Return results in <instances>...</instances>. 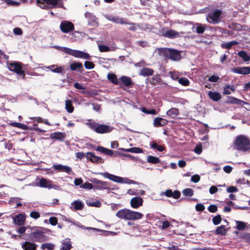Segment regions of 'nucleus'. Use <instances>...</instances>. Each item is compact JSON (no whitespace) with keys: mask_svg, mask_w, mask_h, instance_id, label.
Returning a JSON list of instances; mask_svg holds the SVG:
<instances>
[{"mask_svg":"<svg viewBox=\"0 0 250 250\" xmlns=\"http://www.w3.org/2000/svg\"><path fill=\"white\" fill-rule=\"evenodd\" d=\"M37 4L42 9H50L49 14L52 16L57 14V8H64L62 0H37Z\"/></svg>","mask_w":250,"mask_h":250,"instance_id":"nucleus-1","label":"nucleus"},{"mask_svg":"<svg viewBox=\"0 0 250 250\" xmlns=\"http://www.w3.org/2000/svg\"><path fill=\"white\" fill-rule=\"evenodd\" d=\"M235 150L247 152L250 151V139L244 135H239L236 136L233 141L232 146Z\"/></svg>","mask_w":250,"mask_h":250,"instance_id":"nucleus-2","label":"nucleus"},{"mask_svg":"<svg viewBox=\"0 0 250 250\" xmlns=\"http://www.w3.org/2000/svg\"><path fill=\"white\" fill-rule=\"evenodd\" d=\"M156 51L159 56L164 57L166 60L179 61L181 59L182 51L178 50L168 48H158L156 49Z\"/></svg>","mask_w":250,"mask_h":250,"instance_id":"nucleus-3","label":"nucleus"},{"mask_svg":"<svg viewBox=\"0 0 250 250\" xmlns=\"http://www.w3.org/2000/svg\"><path fill=\"white\" fill-rule=\"evenodd\" d=\"M116 216L121 219L136 220L141 219L144 215L139 212L133 211L128 209H122L119 210Z\"/></svg>","mask_w":250,"mask_h":250,"instance_id":"nucleus-4","label":"nucleus"},{"mask_svg":"<svg viewBox=\"0 0 250 250\" xmlns=\"http://www.w3.org/2000/svg\"><path fill=\"white\" fill-rule=\"evenodd\" d=\"M86 125L97 133L104 134L111 132L113 127L104 124H100L92 120H88Z\"/></svg>","mask_w":250,"mask_h":250,"instance_id":"nucleus-5","label":"nucleus"},{"mask_svg":"<svg viewBox=\"0 0 250 250\" xmlns=\"http://www.w3.org/2000/svg\"><path fill=\"white\" fill-rule=\"evenodd\" d=\"M61 50L66 54L70 55L76 58L91 60V56L87 53L82 51L72 50L67 47H62Z\"/></svg>","mask_w":250,"mask_h":250,"instance_id":"nucleus-6","label":"nucleus"},{"mask_svg":"<svg viewBox=\"0 0 250 250\" xmlns=\"http://www.w3.org/2000/svg\"><path fill=\"white\" fill-rule=\"evenodd\" d=\"M108 20L113 21L116 23L121 24H129L130 25L128 29L130 31H135L136 27L134 23H131L130 21L126 19L123 18L121 17H107Z\"/></svg>","mask_w":250,"mask_h":250,"instance_id":"nucleus-7","label":"nucleus"},{"mask_svg":"<svg viewBox=\"0 0 250 250\" xmlns=\"http://www.w3.org/2000/svg\"><path fill=\"white\" fill-rule=\"evenodd\" d=\"M8 68L19 75L21 76L22 79L25 78V72L22 69V63L19 62H13L8 64Z\"/></svg>","mask_w":250,"mask_h":250,"instance_id":"nucleus-8","label":"nucleus"},{"mask_svg":"<svg viewBox=\"0 0 250 250\" xmlns=\"http://www.w3.org/2000/svg\"><path fill=\"white\" fill-rule=\"evenodd\" d=\"M31 239L37 242H42L46 240V236L42 231H36L30 234Z\"/></svg>","mask_w":250,"mask_h":250,"instance_id":"nucleus-9","label":"nucleus"},{"mask_svg":"<svg viewBox=\"0 0 250 250\" xmlns=\"http://www.w3.org/2000/svg\"><path fill=\"white\" fill-rule=\"evenodd\" d=\"M60 29L63 33H67L74 30V25L70 21H64L61 23Z\"/></svg>","mask_w":250,"mask_h":250,"instance_id":"nucleus-10","label":"nucleus"},{"mask_svg":"<svg viewBox=\"0 0 250 250\" xmlns=\"http://www.w3.org/2000/svg\"><path fill=\"white\" fill-rule=\"evenodd\" d=\"M91 181L95 184V186H94V188L95 189H104L108 188V184L106 182L102 181L97 179H93Z\"/></svg>","mask_w":250,"mask_h":250,"instance_id":"nucleus-11","label":"nucleus"},{"mask_svg":"<svg viewBox=\"0 0 250 250\" xmlns=\"http://www.w3.org/2000/svg\"><path fill=\"white\" fill-rule=\"evenodd\" d=\"M37 185L42 188H47L49 189L52 188L54 187L52 181L44 178H41Z\"/></svg>","mask_w":250,"mask_h":250,"instance_id":"nucleus-12","label":"nucleus"},{"mask_svg":"<svg viewBox=\"0 0 250 250\" xmlns=\"http://www.w3.org/2000/svg\"><path fill=\"white\" fill-rule=\"evenodd\" d=\"M232 72L242 75H247L250 74V67H237L231 69Z\"/></svg>","mask_w":250,"mask_h":250,"instance_id":"nucleus-13","label":"nucleus"},{"mask_svg":"<svg viewBox=\"0 0 250 250\" xmlns=\"http://www.w3.org/2000/svg\"><path fill=\"white\" fill-rule=\"evenodd\" d=\"M53 167L58 171L65 172L68 174L72 172V169L70 167L67 166H63L61 164H54Z\"/></svg>","mask_w":250,"mask_h":250,"instance_id":"nucleus-14","label":"nucleus"},{"mask_svg":"<svg viewBox=\"0 0 250 250\" xmlns=\"http://www.w3.org/2000/svg\"><path fill=\"white\" fill-rule=\"evenodd\" d=\"M143 199L140 197H135L131 199L130 205L132 208H137L143 205Z\"/></svg>","mask_w":250,"mask_h":250,"instance_id":"nucleus-15","label":"nucleus"},{"mask_svg":"<svg viewBox=\"0 0 250 250\" xmlns=\"http://www.w3.org/2000/svg\"><path fill=\"white\" fill-rule=\"evenodd\" d=\"M120 85L123 84L126 87H131L134 84V83L131 79L127 76H122L119 78Z\"/></svg>","mask_w":250,"mask_h":250,"instance_id":"nucleus-16","label":"nucleus"},{"mask_svg":"<svg viewBox=\"0 0 250 250\" xmlns=\"http://www.w3.org/2000/svg\"><path fill=\"white\" fill-rule=\"evenodd\" d=\"M163 36L169 39H174L180 37V33L174 30H167L163 32Z\"/></svg>","mask_w":250,"mask_h":250,"instance_id":"nucleus-17","label":"nucleus"},{"mask_svg":"<svg viewBox=\"0 0 250 250\" xmlns=\"http://www.w3.org/2000/svg\"><path fill=\"white\" fill-rule=\"evenodd\" d=\"M101 175L103 176L104 177L108 178L110 180H112L114 182H116L117 183H122L123 182V178L122 177L117 176L114 175H112L108 172H104L101 173Z\"/></svg>","mask_w":250,"mask_h":250,"instance_id":"nucleus-18","label":"nucleus"},{"mask_svg":"<svg viewBox=\"0 0 250 250\" xmlns=\"http://www.w3.org/2000/svg\"><path fill=\"white\" fill-rule=\"evenodd\" d=\"M83 208V203L79 200H75L72 202L70 207V208L73 211L82 210Z\"/></svg>","mask_w":250,"mask_h":250,"instance_id":"nucleus-19","label":"nucleus"},{"mask_svg":"<svg viewBox=\"0 0 250 250\" xmlns=\"http://www.w3.org/2000/svg\"><path fill=\"white\" fill-rule=\"evenodd\" d=\"M23 250H37V245L33 242L25 241L21 244Z\"/></svg>","mask_w":250,"mask_h":250,"instance_id":"nucleus-20","label":"nucleus"},{"mask_svg":"<svg viewBox=\"0 0 250 250\" xmlns=\"http://www.w3.org/2000/svg\"><path fill=\"white\" fill-rule=\"evenodd\" d=\"M167 123L168 121L167 120L161 117L156 118L153 121V125L156 127L165 126Z\"/></svg>","mask_w":250,"mask_h":250,"instance_id":"nucleus-21","label":"nucleus"},{"mask_svg":"<svg viewBox=\"0 0 250 250\" xmlns=\"http://www.w3.org/2000/svg\"><path fill=\"white\" fill-rule=\"evenodd\" d=\"M25 221V216L21 213L17 215L14 218V223L18 226H22L24 225Z\"/></svg>","mask_w":250,"mask_h":250,"instance_id":"nucleus-22","label":"nucleus"},{"mask_svg":"<svg viewBox=\"0 0 250 250\" xmlns=\"http://www.w3.org/2000/svg\"><path fill=\"white\" fill-rule=\"evenodd\" d=\"M50 137L52 139L63 141L66 137V135L64 133L55 132L51 133L50 135Z\"/></svg>","mask_w":250,"mask_h":250,"instance_id":"nucleus-23","label":"nucleus"},{"mask_svg":"<svg viewBox=\"0 0 250 250\" xmlns=\"http://www.w3.org/2000/svg\"><path fill=\"white\" fill-rule=\"evenodd\" d=\"M166 196L168 197H172L175 199H177L180 198L181 193L178 190H175L174 192L171 189L167 190L164 193Z\"/></svg>","mask_w":250,"mask_h":250,"instance_id":"nucleus-24","label":"nucleus"},{"mask_svg":"<svg viewBox=\"0 0 250 250\" xmlns=\"http://www.w3.org/2000/svg\"><path fill=\"white\" fill-rule=\"evenodd\" d=\"M96 150L108 156H114V152L112 150L107 149L103 146H98L96 148Z\"/></svg>","mask_w":250,"mask_h":250,"instance_id":"nucleus-25","label":"nucleus"},{"mask_svg":"<svg viewBox=\"0 0 250 250\" xmlns=\"http://www.w3.org/2000/svg\"><path fill=\"white\" fill-rule=\"evenodd\" d=\"M154 71L153 69L149 68L143 67L142 69H141L139 74L141 76L146 77L152 75Z\"/></svg>","mask_w":250,"mask_h":250,"instance_id":"nucleus-26","label":"nucleus"},{"mask_svg":"<svg viewBox=\"0 0 250 250\" xmlns=\"http://www.w3.org/2000/svg\"><path fill=\"white\" fill-rule=\"evenodd\" d=\"M86 157L88 160L93 163L99 162L102 160L101 157L96 156L93 152H87Z\"/></svg>","mask_w":250,"mask_h":250,"instance_id":"nucleus-27","label":"nucleus"},{"mask_svg":"<svg viewBox=\"0 0 250 250\" xmlns=\"http://www.w3.org/2000/svg\"><path fill=\"white\" fill-rule=\"evenodd\" d=\"M70 69L72 71L78 70L80 72H82L83 69V64L80 62H74L70 64Z\"/></svg>","mask_w":250,"mask_h":250,"instance_id":"nucleus-28","label":"nucleus"},{"mask_svg":"<svg viewBox=\"0 0 250 250\" xmlns=\"http://www.w3.org/2000/svg\"><path fill=\"white\" fill-rule=\"evenodd\" d=\"M62 244V246L60 250H70L72 248L70 239L69 238L63 240Z\"/></svg>","mask_w":250,"mask_h":250,"instance_id":"nucleus-29","label":"nucleus"},{"mask_svg":"<svg viewBox=\"0 0 250 250\" xmlns=\"http://www.w3.org/2000/svg\"><path fill=\"white\" fill-rule=\"evenodd\" d=\"M208 96L210 99L216 102L219 101L221 98L220 94L217 92L209 91Z\"/></svg>","mask_w":250,"mask_h":250,"instance_id":"nucleus-30","label":"nucleus"},{"mask_svg":"<svg viewBox=\"0 0 250 250\" xmlns=\"http://www.w3.org/2000/svg\"><path fill=\"white\" fill-rule=\"evenodd\" d=\"M107 79L115 84H120L119 79H117L116 75L113 73H108Z\"/></svg>","mask_w":250,"mask_h":250,"instance_id":"nucleus-31","label":"nucleus"},{"mask_svg":"<svg viewBox=\"0 0 250 250\" xmlns=\"http://www.w3.org/2000/svg\"><path fill=\"white\" fill-rule=\"evenodd\" d=\"M222 17H207V21L211 24H217L222 21Z\"/></svg>","mask_w":250,"mask_h":250,"instance_id":"nucleus-32","label":"nucleus"},{"mask_svg":"<svg viewBox=\"0 0 250 250\" xmlns=\"http://www.w3.org/2000/svg\"><path fill=\"white\" fill-rule=\"evenodd\" d=\"M120 149L125 151V152H132V153H140L143 152L142 149L139 148V147H132L130 148H120Z\"/></svg>","mask_w":250,"mask_h":250,"instance_id":"nucleus-33","label":"nucleus"},{"mask_svg":"<svg viewBox=\"0 0 250 250\" xmlns=\"http://www.w3.org/2000/svg\"><path fill=\"white\" fill-rule=\"evenodd\" d=\"M65 109L68 113H72L74 111V107L72 105V102L70 100L65 101Z\"/></svg>","mask_w":250,"mask_h":250,"instance_id":"nucleus-34","label":"nucleus"},{"mask_svg":"<svg viewBox=\"0 0 250 250\" xmlns=\"http://www.w3.org/2000/svg\"><path fill=\"white\" fill-rule=\"evenodd\" d=\"M167 114L172 118H175L179 114V111L176 108H171L167 111Z\"/></svg>","mask_w":250,"mask_h":250,"instance_id":"nucleus-35","label":"nucleus"},{"mask_svg":"<svg viewBox=\"0 0 250 250\" xmlns=\"http://www.w3.org/2000/svg\"><path fill=\"white\" fill-rule=\"evenodd\" d=\"M238 44V42L236 41H232L230 42H226L222 43L221 46L222 48L224 49H230L231 48V47L235 45H237Z\"/></svg>","mask_w":250,"mask_h":250,"instance_id":"nucleus-36","label":"nucleus"},{"mask_svg":"<svg viewBox=\"0 0 250 250\" xmlns=\"http://www.w3.org/2000/svg\"><path fill=\"white\" fill-rule=\"evenodd\" d=\"M55 247V246L53 244L46 243L42 244L41 246V249L42 250H45V249L48 250H54Z\"/></svg>","mask_w":250,"mask_h":250,"instance_id":"nucleus-37","label":"nucleus"},{"mask_svg":"<svg viewBox=\"0 0 250 250\" xmlns=\"http://www.w3.org/2000/svg\"><path fill=\"white\" fill-rule=\"evenodd\" d=\"M147 162L151 164H156L160 163V160L157 157L149 155L147 158Z\"/></svg>","mask_w":250,"mask_h":250,"instance_id":"nucleus-38","label":"nucleus"},{"mask_svg":"<svg viewBox=\"0 0 250 250\" xmlns=\"http://www.w3.org/2000/svg\"><path fill=\"white\" fill-rule=\"evenodd\" d=\"M54 65H52L50 66H49L47 67V68L49 69H50L52 72L57 73H62L64 70L63 67L59 66L56 68H54V69H52V68L55 67Z\"/></svg>","mask_w":250,"mask_h":250,"instance_id":"nucleus-39","label":"nucleus"},{"mask_svg":"<svg viewBox=\"0 0 250 250\" xmlns=\"http://www.w3.org/2000/svg\"><path fill=\"white\" fill-rule=\"evenodd\" d=\"M239 56L242 58L245 62L249 61L250 57L248 55L247 53L244 51H239L238 53Z\"/></svg>","mask_w":250,"mask_h":250,"instance_id":"nucleus-40","label":"nucleus"},{"mask_svg":"<svg viewBox=\"0 0 250 250\" xmlns=\"http://www.w3.org/2000/svg\"><path fill=\"white\" fill-rule=\"evenodd\" d=\"M215 233L217 234L225 235L226 231L225 226L222 225L218 227L215 230Z\"/></svg>","mask_w":250,"mask_h":250,"instance_id":"nucleus-41","label":"nucleus"},{"mask_svg":"<svg viewBox=\"0 0 250 250\" xmlns=\"http://www.w3.org/2000/svg\"><path fill=\"white\" fill-rule=\"evenodd\" d=\"M230 90H231L232 91H234L235 90L234 86L226 85L224 87L223 94L225 95L230 94L231 93Z\"/></svg>","mask_w":250,"mask_h":250,"instance_id":"nucleus-42","label":"nucleus"},{"mask_svg":"<svg viewBox=\"0 0 250 250\" xmlns=\"http://www.w3.org/2000/svg\"><path fill=\"white\" fill-rule=\"evenodd\" d=\"M228 102L230 104H240L244 102L241 100L237 99L234 97H229L228 99Z\"/></svg>","mask_w":250,"mask_h":250,"instance_id":"nucleus-43","label":"nucleus"},{"mask_svg":"<svg viewBox=\"0 0 250 250\" xmlns=\"http://www.w3.org/2000/svg\"><path fill=\"white\" fill-rule=\"evenodd\" d=\"M178 82L184 86H188L190 84L189 80L185 77H182L178 79Z\"/></svg>","mask_w":250,"mask_h":250,"instance_id":"nucleus-44","label":"nucleus"},{"mask_svg":"<svg viewBox=\"0 0 250 250\" xmlns=\"http://www.w3.org/2000/svg\"><path fill=\"white\" fill-rule=\"evenodd\" d=\"M116 156H120L121 157H127L132 160H133L134 159V157L130 155V154L122 153L118 151H115L114 152V157Z\"/></svg>","mask_w":250,"mask_h":250,"instance_id":"nucleus-45","label":"nucleus"},{"mask_svg":"<svg viewBox=\"0 0 250 250\" xmlns=\"http://www.w3.org/2000/svg\"><path fill=\"white\" fill-rule=\"evenodd\" d=\"M98 47L99 51L101 52H108L113 50L112 49H110V48L108 46L103 44H99Z\"/></svg>","mask_w":250,"mask_h":250,"instance_id":"nucleus-46","label":"nucleus"},{"mask_svg":"<svg viewBox=\"0 0 250 250\" xmlns=\"http://www.w3.org/2000/svg\"><path fill=\"white\" fill-rule=\"evenodd\" d=\"M141 111L147 114H153V115H156L157 114L156 110L154 109H151V110H148L145 107H142L141 108Z\"/></svg>","mask_w":250,"mask_h":250,"instance_id":"nucleus-47","label":"nucleus"},{"mask_svg":"<svg viewBox=\"0 0 250 250\" xmlns=\"http://www.w3.org/2000/svg\"><path fill=\"white\" fill-rule=\"evenodd\" d=\"M222 221V217L220 215H217L212 218V222L214 225H217L219 224Z\"/></svg>","mask_w":250,"mask_h":250,"instance_id":"nucleus-48","label":"nucleus"},{"mask_svg":"<svg viewBox=\"0 0 250 250\" xmlns=\"http://www.w3.org/2000/svg\"><path fill=\"white\" fill-rule=\"evenodd\" d=\"M183 194L185 196H192L193 195V191L191 188H187L183 190Z\"/></svg>","mask_w":250,"mask_h":250,"instance_id":"nucleus-49","label":"nucleus"},{"mask_svg":"<svg viewBox=\"0 0 250 250\" xmlns=\"http://www.w3.org/2000/svg\"><path fill=\"white\" fill-rule=\"evenodd\" d=\"M206 29L205 26H204L201 24H197L196 27V32L198 34H203Z\"/></svg>","mask_w":250,"mask_h":250,"instance_id":"nucleus-50","label":"nucleus"},{"mask_svg":"<svg viewBox=\"0 0 250 250\" xmlns=\"http://www.w3.org/2000/svg\"><path fill=\"white\" fill-rule=\"evenodd\" d=\"M236 225V228L238 230H243L246 227V224L243 222L237 221Z\"/></svg>","mask_w":250,"mask_h":250,"instance_id":"nucleus-51","label":"nucleus"},{"mask_svg":"<svg viewBox=\"0 0 250 250\" xmlns=\"http://www.w3.org/2000/svg\"><path fill=\"white\" fill-rule=\"evenodd\" d=\"M80 188L86 189H91L94 188V186L91 183L86 182L84 184L80 186Z\"/></svg>","mask_w":250,"mask_h":250,"instance_id":"nucleus-52","label":"nucleus"},{"mask_svg":"<svg viewBox=\"0 0 250 250\" xmlns=\"http://www.w3.org/2000/svg\"><path fill=\"white\" fill-rule=\"evenodd\" d=\"M84 67L88 69H93L95 66L94 64L92 62L89 61H85L84 62Z\"/></svg>","mask_w":250,"mask_h":250,"instance_id":"nucleus-53","label":"nucleus"},{"mask_svg":"<svg viewBox=\"0 0 250 250\" xmlns=\"http://www.w3.org/2000/svg\"><path fill=\"white\" fill-rule=\"evenodd\" d=\"M30 216L34 219H37L40 217L41 215L39 212L33 211L30 212Z\"/></svg>","mask_w":250,"mask_h":250,"instance_id":"nucleus-54","label":"nucleus"},{"mask_svg":"<svg viewBox=\"0 0 250 250\" xmlns=\"http://www.w3.org/2000/svg\"><path fill=\"white\" fill-rule=\"evenodd\" d=\"M220 79V78L217 75H212L210 77L208 78V81L210 82H217Z\"/></svg>","mask_w":250,"mask_h":250,"instance_id":"nucleus-55","label":"nucleus"},{"mask_svg":"<svg viewBox=\"0 0 250 250\" xmlns=\"http://www.w3.org/2000/svg\"><path fill=\"white\" fill-rule=\"evenodd\" d=\"M87 204L90 207H100L101 206V203L99 201L92 203L87 202Z\"/></svg>","mask_w":250,"mask_h":250,"instance_id":"nucleus-56","label":"nucleus"},{"mask_svg":"<svg viewBox=\"0 0 250 250\" xmlns=\"http://www.w3.org/2000/svg\"><path fill=\"white\" fill-rule=\"evenodd\" d=\"M210 212H215L217 211V207L215 205H211L208 208Z\"/></svg>","mask_w":250,"mask_h":250,"instance_id":"nucleus-57","label":"nucleus"},{"mask_svg":"<svg viewBox=\"0 0 250 250\" xmlns=\"http://www.w3.org/2000/svg\"><path fill=\"white\" fill-rule=\"evenodd\" d=\"M49 221V223L53 226H55L58 224V219L56 217H51Z\"/></svg>","mask_w":250,"mask_h":250,"instance_id":"nucleus-58","label":"nucleus"},{"mask_svg":"<svg viewBox=\"0 0 250 250\" xmlns=\"http://www.w3.org/2000/svg\"><path fill=\"white\" fill-rule=\"evenodd\" d=\"M205 208V206L202 204H198L195 206V209L198 211H203Z\"/></svg>","mask_w":250,"mask_h":250,"instance_id":"nucleus-59","label":"nucleus"},{"mask_svg":"<svg viewBox=\"0 0 250 250\" xmlns=\"http://www.w3.org/2000/svg\"><path fill=\"white\" fill-rule=\"evenodd\" d=\"M13 32L17 35H21L23 33L22 29L19 27L15 28L13 30Z\"/></svg>","mask_w":250,"mask_h":250,"instance_id":"nucleus-60","label":"nucleus"},{"mask_svg":"<svg viewBox=\"0 0 250 250\" xmlns=\"http://www.w3.org/2000/svg\"><path fill=\"white\" fill-rule=\"evenodd\" d=\"M170 226V223L167 221H165L162 222V225L161 227V228L162 229H164L168 228Z\"/></svg>","mask_w":250,"mask_h":250,"instance_id":"nucleus-61","label":"nucleus"},{"mask_svg":"<svg viewBox=\"0 0 250 250\" xmlns=\"http://www.w3.org/2000/svg\"><path fill=\"white\" fill-rule=\"evenodd\" d=\"M200 177L198 175H193L191 178V181L194 183H197L200 181Z\"/></svg>","mask_w":250,"mask_h":250,"instance_id":"nucleus-62","label":"nucleus"},{"mask_svg":"<svg viewBox=\"0 0 250 250\" xmlns=\"http://www.w3.org/2000/svg\"><path fill=\"white\" fill-rule=\"evenodd\" d=\"M237 188L236 187H233V186H231V187H229L227 189V191L229 192V193H232V192H237Z\"/></svg>","mask_w":250,"mask_h":250,"instance_id":"nucleus-63","label":"nucleus"},{"mask_svg":"<svg viewBox=\"0 0 250 250\" xmlns=\"http://www.w3.org/2000/svg\"><path fill=\"white\" fill-rule=\"evenodd\" d=\"M242 237L246 242L250 244V233H246Z\"/></svg>","mask_w":250,"mask_h":250,"instance_id":"nucleus-64","label":"nucleus"}]
</instances>
